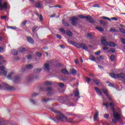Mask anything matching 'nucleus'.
Listing matches in <instances>:
<instances>
[{"mask_svg":"<svg viewBox=\"0 0 125 125\" xmlns=\"http://www.w3.org/2000/svg\"><path fill=\"white\" fill-rule=\"evenodd\" d=\"M52 111L55 114H57L56 115V118L57 120H58V121H61V122H65V121H67V123H70V124L74 123V122H73V119H68L66 116L64 115V114L60 112V111L58 110H55L54 109H52Z\"/></svg>","mask_w":125,"mask_h":125,"instance_id":"nucleus-1","label":"nucleus"},{"mask_svg":"<svg viewBox=\"0 0 125 125\" xmlns=\"http://www.w3.org/2000/svg\"><path fill=\"white\" fill-rule=\"evenodd\" d=\"M109 105L113 113V117L114 119H116V120H120V119H121V116H122V112L121 110H119L118 112L115 111V104L113 102L109 103Z\"/></svg>","mask_w":125,"mask_h":125,"instance_id":"nucleus-2","label":"nucleus"},{"mask_svg":"<svg viewBox=\"0 0 125 125\" xmlns=\"http://www.w3.org/2000/svg\"><path fill=\"white\" fill-rule=\"evenodd\" d=\"M70 43L74 45V46L77 47V48H82V49H84V50H86L87 49V46H86V45L84 43H78V42H76L74 41H71Z\"/></svg>","mask_w":125,"mask_h":125,"instance_id":"nucleus-3","label":"nucleus"},{"mask_svg":"<svg viewBox=\"0 0 125 125\" xmlns=\"http://www.w3.org/2000/svg\"><path fill=\"white\" fill-rule=\"evenodd\" d=\"M110 77L113 79H123L125 80V73H121L119 74H116L114 73L110 74Z\"/></svg>","mask_w":125,"mask_h":125,"instance_id":"nucleus-4","label":"nucleus"},{"mask_svg":"<svg viewBox=\"0 0 125 125\" xmlns=\"http://www.w3.org/2000/svg\"><path fill=\"white\" fill-rule=\"evenodd\" d=\"M5 88L6 90H14V87L7 85L6 83H4L3 85H0V89Z\"/></svg>","mask_w":125,"mask_h":125,"instance_id":"nucleus-5","label":"nucleus"},{"mask_svg":"<svg viewBox=\"0 0 125 125\" xmlns=\"http://www.w3.org/2000/svg\"><path fill=\"white\" fill-rule=\"evenodd\" d=\"M3 9H7V3L4 2L2 4L1 0H0V10H3Z\"/></svg>","mask_w":125,"mask_h":125,"instance_id":"nucleus-6","label":"nucleus"},{"mask_svg":"<svg viewBox=\"0 0 125 125\" xmlns=\"http://www.w3.org/2000/svg\"><path fill=\"white\" fill-rule=\"evenodd\" d=\"M4 69H5V67H4V66H0V71H2V72H0V76H2V75H3V76H6L7 75V72L4 70Z\"/></svg>","mask_w":125,"mask_h":125,"instance_id":"nucleus-7","label":"nucleus"},{"mask_svg":"<svg viewBox=\"0 0 125 125\" xmlns=\"http://www.w3.org/2000/svg\"><path fill=\"white\" fill-rule=\"evenodd\" d=\"M78 18H77L76 17H71L70 18V21H71V24H72V25L73 26H76V25H77V21H78Z\"/></svg>","mask_w":125,"mask_h":125,"instance_id":"nucleus-8","label":"nucleus"},{"mask_svg":"<svg viewBox=\"0 0 125 125\" xmlns=\"http://www.w3.org/2000/svg\"><path fill=\"white\" fill-rule=\"evenodd\" d=\"M44 70L46 72H49L50 70V65L48 63H45L43 65Z\"/></svg>","mask_w":125,"mask_h":125,"instance_id":"nucleus-9","label":"nucleus"},{"mask_svg":"<svg viewBox=\"0 0 125 125\" xmlns=\"http://www.w3.org/2000/svg\"><path fill=\"white\" fill-rule=\"evenodd\" d=\"M46 91H48L49 93H48L47 95H48V96H51V95H52V91H53V89H52V88L51 87H48L46 89Z\"/></svg>","mask_w":125,"mask_h":125,"instance_id":"nucleus-10","label":"nucleus"},{"mask_svg":"<svg viewBox=\"0 0 125 125\" xmlns=\"http://www.w3.org/2000/svg\"><path fill=\"white\" fill-rule=\"evenodd\" d=\"M27 42H29V43H31L32 44H33L34 42H35V41H34V39L32 38L31 37H27Z\"/></svg>","mask_w":125,"mask_h":125,"instance_id":"nucleus-11","label":"nucleus"},{"mask_svg":"<svg viewBox=\"0 0 125 125\" xmlns=\"http://www.w3.org/2000/svg\"><path fill=\"white\" fill-rule=\"evenodd\" d=\"M85 19L89 21L90 23H94V21H92V18L90 16L85 17Z\"/></svg>","mask_w":125,"mask_h":125,"instance_id":"nucleus-12","label":"nucleus"},{"mask_svg":"<svg viewBox=\"0 0 125 125\" xmlns=\"http://www.w3.org/2000/svg\"><path fill=\"white\" fill-rule=\"evenodd\" d=\"M101 42L103 45H108V42H107L106 39H105L104 38H103L101 40Z\"/></svg>","mask_w":125,"mask_h":125,"instance_id":"nucleus-13","label":"nucleus"},{"mask_svg":"<svg viewBox=\"0 0 125 125\" xmlns=\"http://www.w3.org/2000/svg\"><path fill=\"white\" fill-rule=\"evenodd\" d=\"M107 45H108L109 46H110L111 47H115V46H116L117 44H116V43L113 42H108L107 43Z\"/></svg>","mask_w":125,"mask_h":125,"instance_id":"nucleus-14","label":"nucleus"},{"mask_svg":"<svg viewBox=\"0 0 125 125\" xmlns=\"http://www.w3.org/2000/svg\"><path fill=\"white\" fill-rule=\"evenodd\" d=\"M74 95L75 97H78V98H80V92L79 91V90H76L74 92Z\"/></svg>","mask_w":125,"mask_h":125,"instance_id":"nucleus-15","label":"nucleus"},{"mask_svg":"<svg viewBox=\"0 0 125 125\" xmlns=\"http://www.w3.org/2000/svg\"><path fill=\"white\" fill-rule=\"evenodd\" d=\"M95 90L96 91L97 93H99L100 95H102V92L101 91V90L99 89V88L95 87L94 88Z\"/></svg>","mask_w":125,"mask_h":125,"instance_id":"nucleus-16","label":"nucleus"},{"mask_svg":"<svg viewBox=\"0 0 125 125\" xmlns=\"http://www.w3.org/2000/svg\"><path fill=\"white\" fill-rule=\"evenodd\" d=\"M70 72L71 75H77V70L74 68H72L70 70Z\"/></svg>","mask_w":125,"mask_h":125,"instance_id":"nucleus-17","label":"nucleus"},{"mask_svg":"<svg viewBox=\"0 0 125 125\" xmlns=\"http://www.w3.org/2000/svg\"><path fill=\"white\" fill-rule=\"evenodd\" d=\"M99 115V113L98 111H96L94 115V121H97V118H98V116Z\"/></svg>","mask_w":125,"mask_h":125,"instance_id":"nucleus-18","label":"nucleus"},{"mask_svg":"<svg viewBox=\"0 0 125 125\" xmlns=\"http://www.w3.org/2000/svg\"><path fill=\"white\" fill-rule=\"evenodd\" d=\"M102 90L106 96H107L108 95H109V93L108 92V90H107V89L104 88V89H102Z\"/></svg>","mask_w":125,"mask_h":125,"instance_id":"nucleus-19","label":"nucleus"},{"mask_svg":"<svg viewBox=\"0 0 125 125\" xmlns=\"http://www.w3.org/2000/svg\"><path fill=\"white\" fill-rule=\"evenodd\" d=\"M35 6L37 8H42V4H41V2H40L36 3Z\"/></svg>","mask_w":125,"mask_h":125,"instance_id":"nucleus-20","label":"nucleus"},{"mask_svg":"<svg viewBox=\"0 0 125 125\" xmlns=\"http://www.w3.org/2000/svg\"><path fill=\"white\" fill-rule=\"evenodd\" d=\"M18 50L19 52H25V51H26V49L25 48H23L22 47H21L19 48Z\"/></svg>","mask_w":125,"mask_h":125,"instance_id":"nucleus-21","label":"nucleus"},{"mask_svg":"<svg viewBox=\"0 0 125 125\" xmlns=\"http://www.w3.org/2000/svg\"><path fill=\"white\" fill-rule=\"evenodd\" d=\"M50 101V99H47L45 97L43 98L42 100V102L44 103H46V102H48V101Z\"/></svg>","mask_w":125,"mask_h":125,"instance_id":"nucleus-22","label":"nucleus"},{"mask_svg":"<svg viewBox=\"0 0 125 125\" xmlns=\"http://www.w3.org/2000/svg\"><path fill=\"white\" fill-rule=\"evenodd\" d=\"M13 72H11L10 74L7 77L8 80H12V76H13Z\"/></svg>","mask_w":125,"mask_h":125,"instance_id":"nucleus-23","label":"nucleus"},{"mask_svg":"<svg viewBox=\"0 0 125 125\" xmlns=\"http://www.w3.org/2000/svg\"><path fill=\"white\" fill-rule=\"evenodd\" d=\"M12 53L13 55H17L18 54V51L15 49H13L12 50Z\"/></svg>","mask_w":125,"mask_h":125,"instance_id":"nucleus-24","label":"nucleus"},{"mask_svg":"<svg viewBox=\"0 0 125 125\" xmlns=\"http://www.w3.org/2000/svg\"><path fill=\"white\" fill-rule=\"evenodd\" d=\"M26 69H33V65L32 64H28L25 66Z\"/></svg>","mask_w":125,"mask_h":125,"instance_id":"nucleus-25","label":"nucleus"},{"mask_svg":"<svg viewBox=\"0 0 125 125\" xmlns=\"http://www.w3.org/2000/svg\"><path fill=\"white\" fill-rule=\"evenodd\" d=\"M14 79H15V83H17V82H19V81H20V78L19 77V76H15Z\"/></svg>","mask_w":125,"mask_h":125,"instance_id":"nucleus-26","label":"nucleus"},{"mask_svg":"<svg viewBox=\"0 0 125 125\" xmlns=\"http://www.w3.org/2000/svg\"><path fill=\"white\" fill-rule=\"evenodd\" d=\"M62 74H68V70H67V69H63L62 70Z\"/></svg>","mask_w":125,"mask_h":125,"instance_id":"nucleus-27","label":"nucleus"},{"mask_svg":"<svg viewBox=\"0 0 125 125\" xmlns=\"http://www.w3.org/2000/svg\"><path fill=\"white\" fill-rule=\"evenodd\" d=\"M62 23L64 25V26H65L66 27H68L69 26V23L66 21H65V20H62Z\"/></svg>","mask_w":125,"mask_h":125,"instance_id":"nucleus-28","label":"nucleus"},{"mask_svg":"<svg viewBox=\"0 0 125 125\" xmlns=\"http://www.w3.org/2000/svg\"><path fill=\"white\" fill-rule=\"evenodd\" d=\"M89 60H91L92 61H96V59H95V57L93 56L92 55H91L90 57Z\"/></svg>","mask_w":125,"mask_h":125,"instance_id":"nucleus-29","label":"nucleus"},{"mask_svg":"<svg viewBox=\"0 0 125 125\" xmlns=\"http://www.w3.org/2000/svg\"><path fill=\"white\" fill-rule=\"evenodd\" d=\"M96 29L98 30V31H99V32H103L104 31L103 28L101 27H96Z\"/></svg>","mask_w":125,"mask_h":125,"instance_id":"nucleus-30","label":"nucleus"},{"mask_svg":"<svg viewBox=\"0 0 125 125\" xmlns=\"http://www.w3.org/2000/svg\"><path fill=\"white\" fill-rule=\"evenodd\" d=\"M85 79H86V83H90V82H91V79L86 77L85 78Z\"/></svg>","mask_w":125,"mask_h":125,"instance_id":"nucleus-31","label":"nucleus"},{"mask_svg":"<svg viewBox=\"0 0 125 125\" xmlns=\"http://www.w3.org/2000/svg\"><path fill=\"white\" fill-rule=\"evenodd\" d=\"M67 101V105H68V106H74V104H73V103L71 102V101Z\"/></svg>","mask_w":125,"mask_h":125,"instance_id":"nucleus-32","label":"nucleus"},{"mask_svg":"<svg viewBox=\"0 0 125 125\" xmlns=\"http://www.w3.org/2000/svg\"><path fill=\"white\" fill-rule=\"evenodd\" d=\"M51 84H52V83L49 82V81H47L46 82H45V85H51Z\"/></svg>","mask_w":125,"mask_h":125,"instance_id":"nucleus-33","label":"nucleus"},{"mask_svg":"<svg viewBox=\"0 0 125 125\" xmlns=\"http://www.w3.org/2000/svg\"><path fill=\"white\" fill-rule=\"evenodd\" d=\"M42 68H37V69H35V72L36 73H40V72H42Z\"/></svg>","mask_w":125,"mask_h":125,"instance_id":"nucleus-34","label":"nucleus"},{"mask_svg":"<svg viewBox=\"0 0 125 125\" xmlns=\"http://www.w3.org/2000/svg\"><path fill=\"white\" fill-rule=\"evenodd\" d=\"M66 34L69 37H72V32L70 30H68Z\"/></svg>","mask_w":125,"mask_h":125,"instance_id":"nucleus-35","label":"nucleus"},{"mask_svg":"<svg viewBox=\"0 0 125 125\" xmlns=\"http://www.w3.org/2000/svg\"><path fill=\"white\" fill-rule=\"evenodd\" d=\"M94 83H96V84H99V83H100V82H99V80H94L93 81Z\"/></svg>","mask_w":125,"mask_h":125,"instance_id":"nucleus-36","label":"nucleus"},{"mask_svg":"<svg viewBox=\"0 0 125 125\" xmlns=\"http://www.w3.org/2000/svg\"><path fill=\"white\" fill-rule=\"evenodd\" d=\"M103 105L104 106H105V108L106 109H108V107H109V104H108V103H103Z\"/></svg>","mask_w":125,"mask_h":125,"instance_id":"nucleus-37","label":"nucleus"},{"mask_svg":"<svg viewBox=\"0 0 125 125\" xmlns=\"http://www.w3.org/2000/svg\"><path fill=\"white\" fill-rule=\"evenodd\" d=\"M110 60L111 61H114V60H115V55H111L110 56Z\"/></svg>","mask_w":125,"mask_h":125,"instance_id":"nucleus-38","label":"nucleus"},{"mask_svg":"<svg viewBox=\"0 0 125 125\" xmlns=\"http://www.w3.org/2000/svg\"><path fill=\"white\" fill-rule=\"evenodd\" d=\"M110 32H112V33H114L115 32H117V30H116L115 28H111L110 30Z\"/></svg>","mask_w":125,"mask_h":125,"instance_id":"nucleus-39","label":"nucleus"},{"mask_svg":"<svg viewBox=\"0 0 125 125\" xmlns=\"http://www.w3.org/2000/svg\"><path fill=\"white\" fill-rule=\"evenodd\" d=\"M60 87H61L62 88H63L64 87V83H58Z\"/></svg>","mask_w":125,"mask_h":125,"instance_id":"nucleus-40","label":"nucleus"},{"mask_svg":"<svg viewBox=\"0 0 125 125\" xmlns=\"http://www.w3.org/2000/svg\"><path fill=\"white\" fill-rule=\"evenodd\" d=\"M9 29H11L12 30H16L17 27L16 26H9Z\"/></svg>","mask_w":125,"mask_h":125,"instance_id":"nucleus-41","label":"nucleus"},{"mask_svg":"<svg viewBox=\"0 0 125 125\" xmlns=\"http://www.w3.org/2000/svg\"><path fill=\"white\" fill-rule=\"evenodd\" d=\"M39 20L40 21H42V20H43V17L42 14H41L39 17Z\"/></svg>","mask_w":125,"mask_h":125,"instance_id":"nucleus-42","label":"nucleus"},{"mask_svg":"<svg viewBox=\"0 0 125 125\" xmlns=\"http://www.w3.org/2000/svg\"><path fill=\"white\" fill-rule=\"evenodd\" d=\"M78 17H79V18H81V19H84L85 16H84L83 15H79Z\"/></svg>","mask_w":125,"mask_h":125,"instance_id":"nucleus-43","label":"nucleus"},{"mask_svg":"<svg viewBox=\"0 0 125 125\" xmlns=\"http://www.w3.org/2000/svg\"><path fill=\"white\" fill-rule=\"evenodd\" d=\"M106 97L109 99V100H110V101H113V99H112V98L111 97V96L110 95L106 96Z\"/></svg>","mask_w":125,"mask_h":125,"instance_id":"nucleus-44","label":"nucleus"},{"mask_svg":"<svg viewBox=\"0 0 125 125\" xmlns=\"http://www.w3.org/2000/svg\"><path fill=\"white\" fill-rule=\"evenodd\" d=\"M37 28H38V26H34V27L32 28V32H33V33H34V32H35V31H36V30H37Z\"/></svg>","mask_w":125,"mask_h":125,"instance_id":"nucleus-45","label":"nucleus"},{"mask_svg":"<svg viewBox=\"0 0 125 125\" xmlns=\"http://www.w3.org/2000/svg\"><path fill=\"white\" fill-rule=\"evenodd\" d=\"M104 117L105 119H108V118H109V114H104Z\"/></svg>","mask_w":125,"mask_h":125,"instance_id":"nucleus-46","label":"nucleus"},{"mask_svg":"<svg viewBox=\"0 0 125 125\" xmlns=\"http://www.w3.org/2000/svg\"><path fill=\"white\" fill-rule=\"evenodd\" d=\"M30 102H31V103L33 104V105H36V101H35V100H30Z\"/></svg>","mask_w":125,"mask_h":125,"instance_id":"nucleus-47","label":"nucleus"},{"mask_svg":"<svg viewBox=\"0 0 125 125\" xmlns=\"http://www.w3.org/2000/svg\"><path fill=\"white\" fill-rule=\"evenodd\" d=\"M108 86H111V87H115V85L112 83H109Z\"/></svg>","mask_w":125,"mask_h":125,"instance_id":"nucleus-48","label":"nucleus"},{"mask_svg":"<svg viewBox=\"0 0 125 125\" xmlns=\"http://www.w3.org/2000/svg\"><path fill=\"white\" fill-rule=\"evenodd\" d=\"M117 121H119V120H117L116 119H112V123L113 124H116L117 123Z\"/></svg>","mask_w":125,"mask_h":125,"instance_id":"nucleus-49","label":"nucleus"},{"mask_svg":"<svg viewBox=\"0 0 125 125\" xmlns=\"http://www.w3.org/2000/svg\"><path fill=\"white\" fill-rule=\"evenodd\" d=\"M56 36H57V39H59L60 40L62 38L59 34H56Z\"/></svg>","mask_w":125,"mask_h":125,"instance_id":"nucleus-50","label":"nucleus"},{"mask_svg":"<svg viewBox=\"0 0 125 125\" xmlns=\"http://www.w3.org/2000/svg\"><path fill=\"white\" fill-rule=\"evenodd\" d=\"M36 55L38 57H41V56H42V54H41L40 53L37 52L36 53Z\"/></svg>","mask_w":125,"mask_h":125,"instance_id":"nucleus-51","label":"nucleus"},{"mask_svg":"<svg viewBox=\"0 0 125 125\" xmlns=\"http://www.w3.org/2000/svg\"><path fill=\"white\" fill-rule=\"evenodd\" d=\"M121 42L124 44H125V39L124 38L121 39Z\"/></svg>","mask_w":125,"mask_h":125,"instance_id":"nucleus-52","label":"nucleus"},{"mask_svg":"<svg viewBox=\"0 0 125 125\" xmlns=\"http://www.w3.org/2000/svg\"><path fill=\"white\" fill-rule=\"evenodd\" d=\"M103 49H104V50H108V49H109V47H108L107 46H104Z\"/></svg>","mask_w":125,"mask_h":125,"instance_id":"nucleus-53","label":"nucleus"},{"mask_svg":"<svg viewBox=\"0 0 125 125\" xmlns=\"http://www.w3.org/2000/svg\"><path fill=\"white\" fill-rule=\"evenodd\" d=\"M0 52H4V49L2 47H0Z\"/></svg>","mask_w":125,"mask_h":125,"instance_id":"nucleus-54","label":"nucleus"},{"mask_svg":"<svg viewBox=\"0 0 125 125\" xmlns=\"http://www.w3.org/2000/svg\"><path fill=\"white\" fill-rule=\"evenodd\" d=\"M109 51H110V52H113V53H115V52L116 51V50H115V49H114V48H112V49H110V50H109Z\"/></svg>","mask_w":125,"mask_h":125,"instance_id":"nucleus-55","label":"nucleus"},{"mask_svg":"<svg viewBox=\"0 0 125 125\" xmlns=\"http://www.w3.org/2000/svg\"><path fill=\"white\" fill-rule=\"evenodd\" d=\"M27 23V21H24L22 22V26H25L26 25V23Z\"/></svg>","mask_w":125,"mask_h":125,"instance_id":"nucleus-56","label":"nucleus"},{"mask_svg":"<svg viewBox=\"0 0 125 125\" xmlns=\"http://www.w3.org/2000/svg\"><path fill=\"white\" fill-rule=\"evenodd\" d=\"M112 20H114V21H118V18L116 17H113L111 18Z\"/></svg>","mask_w":125,"mask_h":125,"instance_id":"nucleus-57","label":"nucleus"},{"mask_svg":"<svg viewBox=\"0 0 125 125\" xmlns=\"http://www.w3.org/2000/svg\"><path fill=\"white\" fill-rule=\"evenodd\" d=\"M60 30L62 33H65V29L64 28H60Z\"/></svg>","mask_w":125,"mask_h":125,"instance_id":"nucleus-58","label":"nucleus"},{"mask_svg":"<svg viewBox=\"0 0 125 125\" xmlns=\"http://www.w3.org/2000/svg\"><path fill=\"white\" fill-rule=\"evenodd\" d=\"M38 95H39V94H38V93H34V94H32V97H35L36 96H38Z\"/></svg>","mask_w":125,"mask_h":125,"instance_id":"nucleus-59","label":"nucleus"},{"mask_svg":"<svg viewBox=\"0 0 125 125\" xmlns=\"http://www.w3.org/2000/svg\"><path fill=\"white\" fill-rule=\"evenodd\" d=\"M120 31L122 32V33H123L124 34H125V30L124 28H122L120 29Z\"/></svg>","mask_w":125,"mask_h":125,"instance_id":"nucleus-60","label":"nucleus"},{"mask_svg":"<svg viewBox=\"0 0 125 125\" xmlns=\"http://www.w3.org/2000/svg\"><path fill=\"white\" fill-rule=\"evenodd\" d=\"M27 59H28L29 60L32 59V55H29L27 56Z\"/></svg>","mask_w":125,"mask_h":125,"instance_id":"nucleus-61","label":"nucleus"},{"mask_svg":"<svg viewBox=\"0 0 125 125\" xmlns=\"http://www.w3.org/2000/svg\"><path fill=\"white\" fill-rule=\"evenodd\" d=\"M95 54H96V55H99V54H100V51L95 52Z\"/></svg>","mask_w":125,"mask_h":125,"instance_id":"nucleus-62","label":"nucleus"},{"mask_svg":"<svg viewBox=\"0 0 125 125\" xmlns=\"http://www.w3.org/2000/svg\"><path fill=\"white\" fill-rule=\"evenodd\" d=\"M1 19H3L4 20H5V19H6V16H2L1 17Z\"/></svg>","mask_w":125,"mask_h":125,"instance_id":"nucleus-63","label":"nucleus"},{"mask_svg":"<svg viewBox=\"0 0 125 125\" xmlns=\"http://www.w3.org/2000/svg\"><path fill=\"white\" fill-rule=\"evenodd\" d=\"M93 7H99V5L98 4H95L93 6Z\"/></svg>","mask_w":125,"mask_h":125,"instance_id":"nucleus-64","label":"nucleus"}]
</instances>
